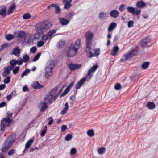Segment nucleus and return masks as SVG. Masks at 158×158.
I'll list each match as a JSON object with an SVG mask.
<instances>
[{
	"label": "nucleus",
	"mask_w": 158,
	"mask_h": 158,
	"mask_svg": "<svg viewBox=\"0 0 158 158\" xmlns=\"http://www.w3.org/2000/svg\"><path fill=\"white\" fill-rule=\"evenodd\" d=\"M5 38L7 40L10 41L14 38V35L11 34H8L6 35Z\"/></svg>",
	"instance_id": "72a5a7b5"
},
{
	"label": "nucleus",
	"mask_w": 158,
	"mask_h": 158,
	"mask_svg": "<svg viewBox=\"0 0 158 158\" xmlns=\"http://www.w3.org/2000/svg\"><path fill=\"white\" fill-rule=\"evenodd\" d=\"M98 66L97 64L94 65L93 67H91L90 69L89 70L88 73L86 75L85 77H87L88 80H89L91 78V77L93 76L92 74H91V73L94 72L97 69Z\"/></svg>",
	"instance_id": "6e6552de"
},
{
	"label": "nucleus",
	"mask_w": 158,
	"mask_h": 158,
	"mask_svg": "<svg viewBox=\"0 0 158 158\" xmlns=\"http://www.w3.org/2000/svg\"><path fill=\"white\" fill-rule=\"evenodd\" d=\"M146 105L147 107L150 109H153L155 107V104L153 102H148Z\"/></svg>",
	"instance_id": "4be33fe9"
},
{
	"label": "nucleus",
	"mask_w": 158,
	"mask_h": 158,
	"mask_svg": "<svg viewBox=\"0 0 158 158\" xmlns=\"http://www.w3.org/2000/svg\"><path fill=\"white\" fill-rule=\"evenodd\" d=\"M30 72V70L29 69H27L25 70V71H24L23 73L21 74V77L22 78L24 76L27 75Z\"/></svg>",
	"instance_id": "79ce46f5"
},
{
	"label": "nucleus",
	"mask_w": 158,
	"mask_h": 158,
	"mask_svg": "<svg viewBox=\"0 0 158 158\" xmlns=\"http://www.w3.org/2000/svg\"><path fill=\"white\" fill-rule=\"evenodd\" d=\"M127 10L128 12L131 13H132L133 14L135 9V8L132 7H128L127 8Z\"/></svg>",
	"instance_id": "ea45409f"
},
{
	"label": "nucleus",
	"mask_w": 158,
	"mask_h": 158,
	"mask_svg": "<svg viewBox=\"0 0 158 158\" xmlns=\"http://www.w3.org/2000/svg\"><path fill=\"white\" fill-rule=\"evenodd\" d=\"M17 60L16 59H13L10 60V64L11 65L10 66H13L14 68V66L17 64Z\"/></svg>",
	"instance_id": "4c0bfd02"
},
{
	"label": "nucleus",
	"mask_w": 158,
	"mask_h": 158,
	"mask_svg": "<svg viewBox=\"0 0 158 158\" xmlns=\"http://www.w3.org/2000/svg\"><path fill=\"white\" fill-rule=\"evenodd\" d=\"M54 66V63L53 60H49L48 61L45 69V76L46 77L48 78L52 75V70Z\"/></svg>",
	"instance_id": "20e7f679"
},
{
	"label": "nucleus",
	"mask_w": 158,
	"mask_h": 158,
	"mask_svg": "<svg viewBox=\"0 0 158 158\" xmlns=\"http://www.w3.org/2000/svg\"><path fill=\"white\" fill-rule=\"evenodd\" d=\"M94 56H97L100 54V49L97 48L94 49Z\"/></svg>",
	"instance_id": "58836bf2"
},
{
	"label": "nucleus",
	"mask_w": 158,
	"mask_h": 158,
	"mask_svg": "<svg viewBox=\"0 0 158 158\" xmlns=\"http://www.w3.org/2000/svg\"><path fill=\"white\" fill-rule=\"evenodd\" d=\"M137 52V51L136 50H134L132 51L128 54L129 55H130V56L131 57V58L133 56L135 55L136 54Z\"/></svg>",
	"instance_id": "a19ab883"
},
{
	"label": "nucleus",
	"mask_w": 158,
	"mask_h": 158,
	"mask_svg": "<svg viewBox=\"0 0 158 158\" xmlns=\"http://www.w3.org/2000/svg\"><path fill=\"white\" fill-rule=\"evenodd\" d=\"M31 15L29 13H27L24 14L23 16V18L24 19H26L30 18L31 17Z\"/></svg>",
	"instance_id": "49530a36"
},
{
	"label": "nucleus",
	"mask_w": 158,
	"mask_h": 158,
	"mask_svg": "<svg viewBox=\"0 0 158 158\" xmlns=\"http://www.w3.org/2000/svg\"><path fill=\"white\" fill-rule=\"evenodd\" d=\"M32 87L35 89H39L43 88V85L39 83L38 81H34L32 85Z\"/></svg>",
	"instance_id": "dca6fc26"
},
{
	"label": "nucleus",
	"mask_w": 158,
	"mask_h": 158,
	"mask_svg": "<svg viewBox=\"0 0 158 158\" xmlns=\"http://www.w3.org/2000/svg\"><path fill=\"white\" fill-rule=\"evenodd\" d=\"M60 23L62 25H65L68 24L69 23V21L64 18H60L59 19Z\"/></svg>",
	"instance_id": "412c9836"
},
{
	"label": "nucleus",
	"mask_w": 158,
	"mask_h": 158,
	"mask_svg": "<svg viewBox=\"0 0 158 158\" xmlns=\"http://www.w3.org/2000/svg\"><path fill=\"white\" fill-rule=\"evenodd\" d=\"M81 40L80 39L77 40L75 44L72 47L74 48L76 50H78L80 47V43Z\"/></svg>",
	"instance_id": "393cba45"
},
{
	"label": "nucleus",
	"mask_w": 158,
	"mask_h": 158,
	"mask_svg": "<svg viewBox=\"0 0 158 158\" xmlns=\"http://www.w3.org/2000/svg\"><path fill=\"white\" fill-rule=\"evenodd\" d=\"M67 129V126L65 125H63L62 126L61 128L62 131L64 132Z\"/></svg>",
	"instance_id": "774afa93"
},
{
	"label": "nucleus",
	"mask_w": 158,
	"mask_h": 158,
	"mask_svg": "<svg viewBox=\"0 0 158 158\" xmlns=\"http://www.w3.org/2000/svg\"><path fill=\"white\" fill-rule=\"evenodd\" d=\"M149 63L148 62H145L143 63L142 65V68L144 69H146L149 66Z\"/></svg>",
	"instance_id": "c9c22d12"
},
{
	"label": "nucleus",
	"mask_w": 158,
	"mask_h": 158,
	"mask_svg": "<svg viewBox=\"0 0 158 158\" xmlns=\"http://www.w3.org/2000/svg\"><path fill=\"white\" fill-rule=\"evenodd\" d=\"M41 55V53H39L35 55L32 60V62L35 61L37 60Z\"/></svg>",
	"instance_id": "37998d69"
},
{
	"label": "nucleus",
	"mask_w": 158,
	"mask_h": 158,
	"mask_svg": "<svg viewBox=\"0 0 158 158\" xmlns=\"http://www.w3.org/2000/svg\"><path fill=\"white\" fill-rule=\"evenodd\" d=\"M106 14L107 13L106 12H101L99 14V17L100 19H102L106 15Z\"/></svg>",
	"instance_id": "a18cd8bd"
},
{
	"label": "nucleus",
	"mask_w": 158,
	"mask_h": 158,
	"mask_svg": "<svg viewBox=\"0 0 158 158\" xmlns=\"http://www.w3.org/2000/svg\"><path fill=\"white\" fill-rule=\"evenodd\" d=\"M71 6V4L70 3H65L64 8L68 9L70 8Z\"/></svg>",
	"instance_id": "052dcab7"
},
{
	"label": "nucleus",
	"mask_w": 158,
	"mask_h": 158,
	"mask_svg": "<svg viewBox=\"0 0 158 158\" xmlns=\"http://www.w3.org/2000/svg\"><path fill=\"white\" fill-rule=\"evenodd\" d=\"M77 150L75 148H73L70 151L71 154L72 155L75 154L77 152Z\"/></svg>",
	"instance_id": "6e6d98bb"
},
{
	"label": "nucleus",
	"mask_w": 158,
	"mask_h": 158,
	"mask_svg": "<svg viewBox=\"0 0 158 158\" xmlns=\"http://www.w3.org/2000/svg\"><path fill=\"white\" fill-rule=\"evenodd\" d=\"M57 89V87H56L52 89L48 93L47 97L44 98V101L46 102H49L50 104H52L53 101L57 98L59 95V93L56 94Z\"/></svg>",
	"instance_id": "f03ea898"
},
{
	"label": "nucleus",
	"mask_w": 158,
	"mask_h": 158,
	"mask_svg": "<svg viewBox=\"0 0 158 158\" xmlns=\"http://www.w3.org/2000/svg\"><path fill=\"white\" fill-rule=\"evenodd\" d=\"M56 31V30L51 29L47 34L48 37L50 38L52 35Z\"/></svg>",
	"instance_id": "7c9ffc66"
},
{
	"label": "nucleus",
	"mask_w": 158,
	"mask_h": 158,
	"mask_svg": "<svg viewBox=\"0 0 158 158\" xmlns=\"http://www.w3.org/2000/svg\"><path fill=\"white\" fill-rule=\"evenodd\" d=\"M19 66H17L13 70V73L14 74L16 75V74L19 70Z\"/></svg>",
	"instance_id": "3c124183"
},
{
	"label": "nucleus",
	"mask_w": 158,
	"mask_h": 158,
	"mask_svg": "<svg viewBox=\"0 0 158 158\" xmlns=\"http://www.w3.org/2000/svg\"><path fill=\"white\" fill-rule=\"evenodd\" d=\"M34 140L32 139H30L26 143L25 146V149H28L31 145Z\"/></svg>",
	"instance_id": "c85d7f7f"
},
{
	"label": "nucleus",
	"mask_w": 158,
	"mask_h": 158,
	"mask_svg": "<svg viewBox=\"0 0 158 158\" xmlns=\"http://www.w3.org/2000/svg\"><path fill=\"white\" fill-rule=\"evenodd\" d=\"M93 36V34L90 31L87 32L85 34L86 51H89L91 49V45Z\"/></svg>",
	"instance_id": "39448f33"
},
{
	"label": "nucleus",
	"mask_w": 158,
	"mask_h": 158,
	"mask_svg": "<svg viewBox=\"0 0 158 158\" xmlns=\"http://www.w3.org/2000/svg\"><path fill=\"white\" fill-rule=\"evenodd\" d=\"M125 5L123 4H121L119 7V10L121 12H122L125 9Z\"/></svg>",
	"instance_id": "603ef678"
},
{
	"label": "nucleus",
	"mask_w": 158,
	"mask_h": 158,
	"mask_svg": "<svg viewBox=\"0 0 158 158\" xmlns=\"http://www.w3.org/2000/svg\"><path fill=\"white\" fill-rule=\"evenodd\" d=\"M50 38L47 34L44 35L42 37V40H46L49 39Z\"/></svg>",
	"instance_id": "13d9d810"
},
{
	"label": "nucleus",
	"mask_w": 158,
	"mask_h": 158,
	"mask_svg": "<svg viewBox=\"0 0 158 158\" xmlns=\"http://www.w3.org/2000/svg\"><path fill=\"white\" fill-rule=\"evenodd\" d=\"M37 50V48L35 47H32L30 49V52H31L32 53H34Z\"/></svg>",
	"instance_id": "69168bd1"
},
{
	"label": "nucleus",
	"mask_w": 158,
	"mask_h": 158,
	"mask_svg": "<svg viewBox=\"0 0 158 158\" xmlns=\"http://www.w3.org/2000/svg\"><path fill=\"white\" fill-rule=\"evenodd\" d=\"M16 37L22 38L25 37V33L22 31H19L14 33Z\"/></svg>",
	"instance_id": "4468645a"
},
{
	"label": "nucleus",
	"mask_w": 158,
	"mask_h": 158,
	"mask_svg": "<svg viewBox=\"0 0 158 158\" xmlns=\"http://www.w3.org/2000/svg\"><path fill=\"white\" fill-rule=\"evenodd\" d=\"M47 130V127L46 126H45L43 129L42 130L41 133H40V135L41 137H43L44 136L45 134H46V131Z\"/></svg>",
	"instance_id": "473e14b6"
},
{
	"label": "nucleus",
	"mask_w": 158,
	"mask_h": 158,
	"mask_svg": "<svg viewBox=\"0 0 158 158\" xmlns=\"http://www.w3.org/2000/svg\"><path fill=\"white\" fill-rule=\"evenodd\" d=\"M20 52V50L19 48H15L13 49L12 54L15 56H19Z\"/></svg>",
	"instance_id": "a878e982"
},
{
	"label": "nucleus",
	"mask_w": 158,
	"mask_h": 158,
	"mask_svg": "<svg viewBox=\"0 0 158 158\" xmlns=\"http://www.w3.org/2000/svg\"><path fill=\"white\" fill-rule=\"evenodd\" d=\"M33 40L32 39H31V36H30L28 39L27 42L28 44H32L33 43Z\"/></svg>",
	"instance_id": "680f3d73"
},
{
	"label": "nucleus",
	"mask_w": 158,
	"mask_h": 158,
	"mask_svg": "<svg viewBox=\"0 0 158 158\" xmlns=\"http://www.w3.org/2000/svg\"><path fill=\"white\" fill-rule=\"evenodd\" d=\"M119 13L116 10H113L111 11L110 13V15L111 16L114 18H116L119 15Z\"/></svg>",
	"instance_id": "f3484780"
},
{
	"label": "nucleus",
	"mask_w": 158,
	"mask_h": 158,
	"mask_svg": "<svg viewBox=\"0 0 158 158\" xmlns=\"http://www.w3.org/2000/svg\"><path fill=\"white\" fill-rule=\"evenodd\" d=\"M15 135L12 134L7 138L2 147L1 150L2 152H6L7 149L11 146L15 141Z\"/></svg>",
	"instance_id": "7ed1b4c3"
},
{
	"label": "nucleus",
	"mask_w": 158,
	"mask_h": 158,
	"mask_svg": "<svg viewBox=\"0 0 158 158\" xmlns=\"http://www.w3.org/2000/svg\"><path fill=\"white\" fill-rule=\"evenodd\" d=\"M145 4L143 1L138 2L136 3V6L139 8H142L145 6Z\"/></svg>",
	"instance_id": "cd10ccee"
},
{
	"label": "nucleus",
	"mask_w": 158,
	"mask_h": 158,
	"mask_svg": "<svg viewBox=\"0 0 158 158\" xmlns=\"http://www.w3.org/2000/svg\"><path fill=\"white\" fill-rule=\"evenodd\" d=\"M106 151V149L104 147H101L99 148L98 150V152L100 154H104Z\"/></svg>",
	"instance_id": "2f4dec72"
},
{
	"label": "nucleus",
	"mask_w": 158,
	"mask_h": 158,
	"mask_svg": "<svg viewBox=\"0 0 158 158\" xmlns=\"http://www.w3.org/2000/svg\"><path fill=\"white\" fill-rule=\"evenodd\" d=\"M74 13L73 11L69 12L66 15V17L67 19L69 21L73 18V17L74 15Z\"/></svg>",
	"instance_id": "aec40b11"
},
{
	"label": "nucleus",
	"mask_w": 158,
	"mask_h": 158,
	"mask_svg": "<svg viewBox=\"0 0 158 158\" xmlns=\"http://www.w3.org/2000/svg\"><path fill=\"white\" fill-rule=\"evenodd\" d=\"M72 138V135L70 134H69L66 136L65 138V139L66 140L68 141L71 140Z\"/></svg>",
	"instance_id": "de8ad7c7"
},
{
	"label": "nucleus",
	"mask_w": 158,
	"mask_h": 158,
	"mask_svg": "<svg viewBox=\"0 0 158 158\" xmlns=\"http://www.w3.org/2000/svg\"><path fill=\"white\" fill-rule=\"evenodd\" d=\"M16 152V151L15 149H13L10 150L8 152V155H12Z\"/></svg>",
	"instance_id": "4d7b16f0"
},
{
	"label": "nucleus",
	"mask_w": 158,
	"mask_h": 158,
	"mask_svg": "<svg viewBox=\"0 0 158 158\" xmlns=\"http://www.w3.org/2000/svg\"><path fill=\"white\" fill-rule=\"evenodd\" d=\"M141 46L143 47H149L151 46V38L148 35L143 39L141 42Z\"/></svg>",
	"instance_id": "0eeeda50"
},
{
	"label": "nucleus",
	"mask_w": 158,
	"mask_h": 158,
	"mask_svg": "<svg viewBox=\"0 0 158 158\" xmlns=\"http://www.w3.org/2000/svg\"><path fill=\"white\" fill-rule=\"evenodd\" d=\"M140 11L141 10L139 9H137L136 10H135L133 13V15L136 16L139 15L140 13Z\"/></svg>",
	"instance_id": "864d4df0"
},
{
	"label": "nucleus",
	"mask_w": 158,
	"mask_h": 158,
	"mask_svg": "<svg viewBox=\"0 0 158 158\" xmlns=\"http://www.w3.org/2000/svg\"><path fill=\"white\" fill-rule=\"evenodd\" d=\"M121 87V85L119 83L116 84L114 86L115 89L116 90H119L120 89Z\"/></svg>",
	"instance_id": "5fc2aeb1"
},
{
	"label": "nucleus",
	"mask_w": 158,
	"mask_h": 158,
	"mask_svg": "<svg viewBox=\"0 0 158 158\" xmlns=\"http://www.w3.org/2000/svg\"><path fill=\"white\" fill-rule=\"evenodd\" d=\"M6 8L5 6H2L0 7V15L2 17L6 15Z\"/></svg>",
	"instance_id": "2eb2a0df"
},
{
	"label": "nucleus",
	"mask_w": 158,
	"mask_h": 158,
	"mask_svg": "<svg viewBox=\"0 0 158 158\" xmlns=\"http://www.w3.org/2000/svg\"><path fill=\"white\" fill-rule=\"evenodd\" d=\"M48 119H49V121L48 123V125H50L53 122V119H52V117H50Z\"/></svg>",
	"instance_id": "338daca9"
},
{
	"label": "nucleus",
	"mask_w": 158,
	"mask_h": 158,
	"mask_svg": "<svg viewBox=\"0 0 158 158\" xmlns=\"http://www.w3.org/2000/svg\"><path fill=\"white\" fill-rule=\"evenodd\" d=\"M77 51L74 48L71 47L68 52L67 56L69 57L73 56L76 54V52Z\"/></svg>",
	"instance_id": "9d476101"
},
{
	"label": "nucleus",
	"mask_w": 158,
	"mask_h": 158,
	"mask_svg": "<svg viewBox=\"0 0 158 158\" xmlns=\"http://www.w3.org/2000/svg\"><path fill=\"white\" fill-rule=\"evenodd\" d=\"M23 62L22 60V58H20V59H18V60H17V64L19 65H21L22 64Z\"/></svg>",
	"instance_id": "0e129e2a"
},
{
	"label": "nucleus",
	"mask_w": 158,
	"mask_h": 158,
	"mask_svg": "<svg viewBox=\"0 0 158 158\" xmlns=\"http://www.w3.org/2000/svg\"><path fill=\"white\" fill-rule=\"evenodd\" d=\"M10 80V76H8L4 79V82L5 84H8L9 83Z\"/></svg>",
	"instance_id": "c03bdc74"
},
{
	"label": "nucleus",
	"mask_w": 158,
	"mask_h": 158,
	"mask_svg": "<svg viewBox=\"0 0 158 158\" xmlns=\"http://www.w3.org/2000/svg\"><path fill=\"white\" fill-rule=\"evenodd\" d=\"M134 21L133 20L130 21L128 23V26L129 27H130L133 26Z\"/></svg>",
	"instance_id": "e2e57ef3"
},
{
	"label": "nucleus",
	"mask_w": 158,
	"mask_h": 158,
	"mask_svg": "<svg viewBox=\"0 0 158 158\" xmlns=\"http://www.w3.org/2000/svg\"><path fill=\"white\" fill-rule=\"evenodd\" d=\"M29 56L28 55L26 54L23 56L22 60L24 62H26L29 60Z\"/></svg>",
	"instance_id": "e433bc0d"
},
{
	"label": "nucleus",
	"mask_w": 158,
	"mask_h": 158,
	"mask_svg": "<svg viewBox=\"0 0 158 158\" xmlns=\"http://www.w3.org/2000/svg\"><path fill=\"white\" fill-rule=\"evenodd\" d=\"M15 9L16 6L15 5V4L14 3L12 4L8 10V15H9L12 13Z\"/></svg>",
	"instance_id": "a211bd4d"
},
{
	"label": "nucleus",
	"mask_w": 158,
	"mask_h": 158,
	"mask_svg": "<svg viewBox=\"0 0 158 158\" xmlns=\"http://www.w3.org/2000/svg\"><path fill=\"white\" fill-rule=\"evenodd\" d=\"M74 82L72 81L69 85L67 87L66 89L64 90L63 93L61 95V96H63L66 95L69 91L73 85L74 84Z\"/></svg>",
	"instance_id": "f8f14e48"
},
{
	"label": "nucleus",
	"mask_w": 158,
	"mask_h": 158,
	"mask_svg": "<svg viewBox=\"0 0 158 158\" xmlns=\"http://www.w3.org/2000/svg\"><path fill=\"white\" fill-rule=\"evenodd\" d=\"M81 64H71L69 65V68L71 71H74L81 67Z\"/></svg>",
	"instance_id": "ddd939ff"
},
{
	"label": "nucleus",
	"mask_w": 158,
	"mask_h": 158,
	"mask_svg": "<svg viewBox=\"0 0 158 158\" xmlns=\"http://www.w3.org/2000/svg\"><path fill=\"white\" fill-rule=\"evenodd\" d=\"M87 77H85L81 79L78 83L76 85L75 88L77 89H79L82 86V85L86 81H88Z\"/></svg>",
	"instance_id": "9b49d317"
},
{
	"label": "nucleus",
	"mask_w": 158,
	"mask_h": 158,
	"mask_svg": "<svg viewBox=\"0 0 158 158\" xmlns=\"http://www.w3.org/2000/svg\"><path fill=\"white\" fill-rule=\"evenodd\" d=\"M55 13L57 14H60L61 13V10L58 5L55 8Z\"/></svg>",
	"instance_id": "09e8293b"
},
{
	"label": "nucleus",
	"mask_w": 158,
	"mask_h": 158,
	"mask_svg": "<svg viewBox=\"0 0 158 158\" xmlns=\"http://www.w3.org/2000/svg\"><path fill=\"white\" fill-rule=\"evenodd\" d=\"M90 50H89V51H86V52H88L87 53V56L88 57H92L93 56H94V54L92 53V52L90 51H89Z\"/></svg>",
	"instance_id": "8fccbe9b"
},
{
	"label": "nucleus",
	"mask_w": 158,
	"mask_h": 158,
	"mask_svg": "<svg viewBox=\"0 0 158 158\" xmlns=\"http://www.w3.org/2000/svg\"><path fill=\"white\" fill-rule=\"evenodd\" d=\"M44 44V43L43 41H40L37 43V46L38 47H41L43 46Z\"/></svg>",
	"instance_id": "bf43d9fd"
},
{
	"label": "nucleus",
	"mask_w": 158,
	"mask_h": 158,
	"mask_svg": "<svg viewBox=\"0 0 158 158\" xmlns=\"http://www.w3.org/2000/svg\"><path fill=\"white\" fill-rule=\"evenodd\" d=\"M87 134L89 137H93L94 135V132L93 130L89 129L87 131Z\"/></svg>",
	"instance_id": "f704fd0d"
},
{
	"label": "nucleus",
	"mask_w": 158,
	"mask_h": 158,
	"mask_svg": "<svg viewBox=\"0 0 158 158\" xmlns=\"http://www.w3.org/2000/svg\"><path fill=\"white\" fill-rule=\"evenodd\" d=\"M117 27V24L115 23H111L108 27V32H111Z\"/></svg>",
	"instance_id": "6ab92c4d"
},
{
	"label": "nucleus",
	"mask_w": 158,
	"mask_h": 158,
	"mask_svg": "<svg viewBox=\"0 0 158 158\" xmlns=\"http://www.w3.org/2000/svg\"><path fill=\"white\" fill-rule=\"evenodd\" d=\"M48 102H46L45 101V102H43L40 103V105L42 106L40 109V111L41 112L44 111L47 107L48 106L47 103Z\"/></svg>",
	"instance_id": "b1692460"
},
{
	"label": "nucleus",
	"mask_w": 158,
	"mask_h": 158,
	"mask_svg": "<svg viewBox=\"0 0 158 158\" xmlns=\"http://www.w3.org/2000/svg\"><path fill=\"white\" fill-rule=\"evenodd\" d=\"M130 59H131V58L130 56V55H129L128 54L123 55L121 59V61H125Z\"/></svg>",
	"instance_id": "bb28decb"
},
{
	"label": "nucleus",
	"mask_w": 158,
	"mask_h": 158,
	"mask_svg": "<svg viewBox=\"0 0 158 158\" xmlns=\"http://www.w3.org/2000/svg\"><path fill=\"white\" fill-rule=\"evenodd\" d=\"M52 25L51 23L48 21L40 23L36 25L37 31L39 34H42L50 29Z\"/></svg>",
	"instance_id": "f257e3e1"
},
{
	"label": "nucleus",
	"mask_w": 158,
	"mask_h": 158,
	"mask_svg": "<svg viewBox=\"0 0 158 158\" xmlns=\"http://www.w3.org/2000/svg\"><path fill=\"white\" fill-rule=\"evenodd\" d=\"M65 41L64 40H60L59 42L57 44V47L58 48H62L65 45Z\"/></svg>",
	"instance_id": "5701e85b"
},
{
	"label": "nucleus",
	"mask_w": 158,
	"mask_h": 158,
	"mask_svg": "<svg viewBox=\"0 0 158 158\" xmlns=\"http://www.w3.org/2000/svg\"><path fill=\"white\" fill-rule=\"evenodd\" d=\"M13 68V67L8 66L7 67L4 68V72L3 74V77H6L10 73V71Z\"/></svg>",
	"instance_id": "1a4fd4ad"
},
{
	"label": "nucleus",
	"mask_w": 158,
	"mask_h": 158,
	"mask_svg": "<svg viewBox=\"0 0 158 158\" xmlns=\"http://www.w3.org/2000/svg\"><path fill=\"white\" fill-rule=\"evenodd\" d=\"M119 48L118 46L114 47L113 49V51L111 52V54L113 56H115L118 52Z\"/></svg>",
	"instance_id": "c756f323"
},
{
	"label": "nucleus",
	"mask_w": 158,
	"mask_h": 158,
	"mask_svg": "<svg viewBox=\"0 0 158 158\" xmlns=\"http://www.w3.org/2000/svg\"><path fill=\"white\" fill-rule=\"evenodd\" d=\"M13 121V120L9 118H3L1 121V129L2 131L5 128L6 126H9L10 124Z\"/></svg>",
	"instance_id": "423d86ee"
}]
</instances>
